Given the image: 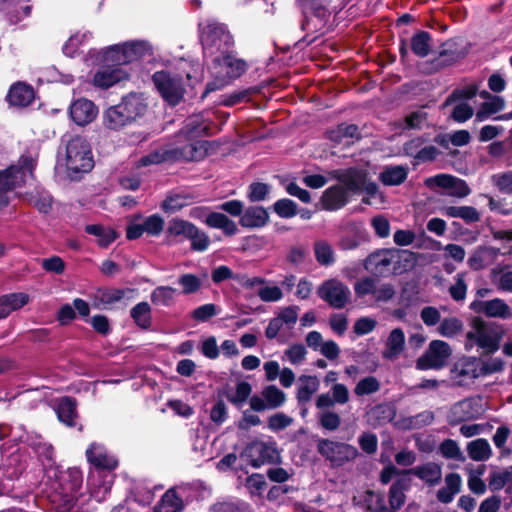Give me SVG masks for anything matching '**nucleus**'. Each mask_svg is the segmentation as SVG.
<instances>
[{
    "mask_svg": "<svg viewBox=\"0 0 512 512\" xmlns=\"http://www.w3.org/2000/svg\"><path fill=\"white\" fill-rule=\"evenodd\" d=\"M26 199L42 213H47L51 208V197L46 192L37 193V195L27 194Z\"/></svg>",
    "mask_w": 512,
    "mask_h": 512,
    "instance_id": "nucleus-63",
    "label": "nucleus"
},
{
    "mask_svg": "<svg viewBox=\"0 0 512 512\" xmlns=\"http://www.w3.org/2000/svg\"><path fill=\"white\" fill-rule=\"evenodd\" d=\"M505 107V101L500 96H489V100L482 103L480 109L475 114V122H483L492 115L502 111Z\"/></svg>",
    "mask_w": 512,
    "mask_h": 512,
    "instance_id": "nucleus-40",
    "label": "nucleus"
},
{
    "mask_svg": "<svg viewBox=\"0 0 512 512\" xmlns=\"http://www.w3.org/2000/svg\"><path fill=\"white\" fill-rule=\"evenodd\" d=\"M466 451L473 461L484 462L491 458L492 448L487 439L478 438L467 443Z\"/></svg>",
    "mask_w": 512,
    "mask_h": 512,
    "instance_id": "nucleus-32",
    "label": "nucleus"
},
{
    "mask_svg": "<svg viewBox=\"0 0 512 512\" xmlns=\"http://www.w3.org/2000/svg\"><path fill=\"white\" fill-rule=\"evenodd\" d=\"M30 297L27 293L16 292L0 296V320L7 318L12 312L28 304Z\"/></svg>",
    "mask_w": 512,
    "mask_h": 512,
    "instance_id": "nucleus-25",
    "label": "nucleus"
},
{
    "mask_svg": "<svg viewBox=\"0 0 512 512\" xmlns=\"http://www.w3.org/2000/svg\"><path fill=\"white\" fill-rule=\"evenodd\" d=\"M136 292L134 288H108L100 292L99 300L104 305H112L122 300H132Z\"/></svg>",
    "mask_w": 512,
    "mask_h": 512,
    "instance_id": "nucleus-36",
    "label": "nucleus"
},
{
    "mask_svg": "<svg viewBox=\"0 0 512 512\" xmlns=\"http://www.w3.org/2000/svg\"><path fill=\"white\" fill-rule=\"evenodd\" d=\"M470 308L475 312L482 313L489 318L510 319L512 310L510 306L500 298L487 301H473Z\"/></svg>",
    "mask_w": 512,
    "mask_h": 512,
    "instance_id": "nucleus-17",
    "label": "nucleus"
},
{
    "mask_svg": "<svg viewBox=\"0 0 512 512\" xmlns=\"http://www.w3.org/2000/svg\"><path fill=\"white\" fill-rule=\"evenodd\" d=\"M176 289L170 286H159L151 293V301L155 305L169 306L173 303Z\"/></svg>",
    "mask_w": 512,
    "mask_h": 512,
    "instance_id": "nucleus-52",
    "label": "nucleus"
},
{
    "mask_svg": "<svg viewBox=\"0 0 512 512\" xmlns=\"http://www.w3.org/2000/svg\"><path fill=\"white\" fill-rule=\"evenodd\" d=\"M406 473L416 476L429 487L438 485L442 479V467L435 462H427L422 465L415 466L407 470Z\"/></svg>",
    "mask_w": 512,
    "mask_h": 512,
    "instance_id": "nucleus-23",
    "label": "nucleus"
},
{
    "mask_svg": "<svg viewBox=\"0 0 512 512\" xmlns=\"http://www.w3.org/2000/svg\"><path fill=\"white\" fill-rule=\"evenodd\" d=\"M247 450L253 458L252 464L254 467H259L264 463L275 462L279 457L276 444L272 441H255L248 446Z\"/></svg>",
    "mask_w": 512,
    "mask_h": 512,
    "instance_id": "nucleus-18",
    "label": "nucleus"
},
{
    "mask_svg": "<svg viewBox=\"0 0 512 512\" xmlns=\"http://www.w3.org/2000/svg\"><path fill=\"white\" fill-rule=\"evenodd\" d=\"M363 502L370 512H381L385 507V499L381 493L366 491L363 496Z\"/></svg>",
    "mask_w": 512,
    "mask_h": 512,
    "instance_id": "nucleus-59",
    "label": "nucleus"
},
{
    "mask_svg": "<svg viewBox=\"0 0 512 512\" xmlns=\"http://www.w3.org/2000/svg\"><path fill=\"white\" fill-rule=\"evenodd\" d=\"M153 82L163 99L170 105H177L183 99L185 84L183 77L178 73L158 71L153 75Z\"/></svg>",
    "mask_w": 512,
    "mask_h": 512,
    "instance_id": "nucleus-11",
    "label": "nucleus"
},
{
    "mask_svg": "<svg viewBox=\"0 0 512 512\" xmlns=\"http://www.w3.org/2000/svg\"><path fill=\"white\" fill-rule=\"evenodd\" d=\"M380 389V382L374 376H367L361 379L354 388L357 396H364L376 393Z\"/></svg>",
    "mask_w": 512,
    "mask_h": 512,
    "instance_id": "nucleus-54",
    "label": "nucleus"
},
{
    "mask_svg": "<svg viewBox=\"0 0 512 512\" xmlns=\"http://www.w3.org/2000/svg\"><path fill=\"white\" fill-rule=\"evenodd\" d=\"M130 123H132V121L121 109L119 104L108 108L104 113V124L109 129L118 130Z\"/></svg>",
    "mask_w": 512,
    "mask_h": 512,
    "instance_id": "nucleus-37",
    "label": "nucleus"
},
{
    "mask_svg": "<svg viewBox=\"0 0 512 512\" xmlns=\"http://www.w3.org/2000/svg\"><path fill=\"white\" fill-rule=\"evenodd\" d=\"M439 450L443 457L447 459H454L458 461H464L465 457L463 456L461 449L458 443L452 439L444 440L439 447Z\"/></svg>",
    "mask_w": 512,
    "mask_h": 512,
    "instance_id": "nucleus-57",
    "label": "nucleus"
},
{
    "mask_svg": "<svg viewBox=\"0 0 512 512\" xmlns=\"http://www.w3.org/2000/svg\"><path fill=\"white\" fill-rule=\"evenodd\" d=\"M407 250L383 249L370 254L364 260V268L375 276L385 277L391 274H401L399 264L409 262Z\"/></svg>",
    "mask_w": 512,
    "mask_h": 512,
    "instance_id": "nucleus-6",
    "label": "nucleus"
},
{
    "mask_svg": "<svg viewBox=\"0 0 512 512\" xmlns=\"http://www.w3.org/2000/svg\"><path fill=\"white\" fill-rule=\"evenodd\" d=\"M303 15H313L314 17H329L328 9L330 0H299Z\"/></svg>",
    "mask_w": 512,
    "mask_h": 512,
    "instance_id": "nucleus-45",
    "label": "nucleus"
},
{
    "mask_svg": "<svg viewBox=\"0 0 512 512\" xmlns=\"http://www.w3.org/2000/svg\"><path fill=\"white\" fill-rule=\"evenodd\" d=\"M329 177L337 180L352 195L362 192L367 172L361 168L351 167L333 170L329 172Z\"/></svg>",
    "mask_w": 512,
    "mask_h": 512,
    "instance_id": "nucleus-16",
    "label": "nucleus"
},
{
    "mask_svg": "<svg viewBox=\"0 0 512 512\" xmlns=\"http://www.w3.org/2000/svg\"><path fill=\"white\" fill-rule=\"evenodd\" d=\"M467 272H459L453 277V283L450 285L448 292L450 297L457 303H463L466 299L468 284Z\"/></svg>",
    "mask_w": 512,
    "mask_h": 512,
    "instance_id": "nucleus-43",
    "label": "nucleus"
},
{
    "mask_svg": "<svg viewBox=\"0 0 512 512\" xmlns=\"http://www.w3.org/2000/svg\"><path fill=\"white\" fill-rule=\"evenodd\" d=\"M7 98L14 106H27L34 99V91L25 83H16L10 88Z\"/></svg>",
    "mask_w": 512,
    "mask_h": 512,
    "instance_id": "nucleus-31",
    "label": "nucleus"
},
{
    "mask_svg": "<svg viewBox=\"0 0 512 512\" xmlns=\"http://www.w3.org/2000/svg\"><path fill=\"white\" fill-rule=\"evenodd\" d=\"M462 479L458 473H449L445 476V486L437 491L436 498L443 504L451 503L460 491Z\"/></svg>",
    "mask_w": 512,
    "mask_h": 512,
    "instance_id": "nucleus-28",
    "label": "nucleus"
},
{
    "mask_svg": "<svg viewBox=\"0 0 512 512\" xmlns=\"http://www.w3.org/2000/svg\"><path fill=\"white\" fill-rule=\"evenodd\" d=\"M35 165L36 161L32 156L22 155L17 164L0 170V208L9 202L7 192L26 183L29 177L33 178Z\"/></svg>",
    "mask_w": 512,
    "mask_h": 512,
    "instance_id": "nucleus-5",
    "label": "nucleus"
},
{
    "mask_svg": "<svg viewBox=\"0 0 512 512\" xmlns=\"http://www.w3.org/2000/svg\"><path fill=\"white\" fill-rule=\"evenodd\" d=\"M269 409H276L286 401V394L275 385H269L262 390Z\"/></svg>",
    "mask_w": 512,
    "mask_h": 512,
    "instance_id": "nucleus-51",
    "label": "nucleus"
},
{
    "mask_svg": "<svg viewBox=\"0 0 512 512\" xmlns=\"http://www.w3.org/2000/svg\"><path fill=\"white\" fill-rule=\"evenodd\" d=\"M452 355L450 345L442 340H433L425 353L418 358L416 367L420 370L441 369L447 365Z\"/></svg>",
    "mask_w": 512,
    "mask_h": 512,
    "instance_id": "nucleus-13",
    "label": "nucleus"
},
{
    "mask_svg": "<svg viewBox=\"0 0 512 512\" xmlns=\"http://www.w3.org/2000/svg\"><path fill=\"white\" fill-rule=\"evenodd\" d=\"M463 330V322L457 317L444 318L439 326L438 332L446 338H453Z\"/></svg>",
    "mask_w": 512,
    "mask_h": 512,
    "instance_id": "nucleus-50",
    "label": "nucleus"
},
{
    "mask_svg": "<svg viewBox=\"0 0 512 512\" xmlns=\"http://www.w3.org/2000/svg\"><path fill=\"white\" fill-rule=\"evenodd\" d=\"M408 171L407 165L385 166L379 175V180L388 186L400 185L407 179Z\"/></svg>",
    "mask_w": 512,
    "mask_h": 512,
    "instance_id": "nucleus-30",
    "label": "nucleus"
},
{
    "mask_svg": "<svg viewBox=\"0 0 512 512\" xmlns=\"http://www.w3.org/2000/svg\"><path fill=\"white\" fill-rule=\"evenodd\" d=\"M316 449L332 467L343 466L358 456V450L353 445L326 438L317 440Z\"/></svg>",
    "mask_w": 512,
    "mask_h": 512,
    "instance_id": "nucleus-10",
    "label": "nucleus"
},
{
    "mask_svg": "<svg viewBox=\"0 0 512 512\" xmlns=\"http://www.w3.org/2000/svg\"><path fill=\"white\" fill-rule=\"evenodd\" d=\"M151 50L146 41L135 40L124 44L110 46L102 53V66L93 77L96 87L107 89L118 82L126 80L128 73L122 65L142 57Z\"/></svg>",
    "mask_w": 512,
    "mask_h": 512,
    "instance_id": "nucleus-1",
    "label": "nucleus"
},
{
    "mask_svg": "<svg viewBox=\"0 0 512 512\" xmlns=\"http://www.w3.org/2000/svg\"><path fill=\"white\" fill-rule=\"evenodd\" d=\"M273 209L281 218H292L297 214V204L288 198L276 201Z\"/></svg>",
    "mask_w": 512,
    "mask_h": 512,
    "instance_id": "nucleus-58",
    "label": "nucleus"
},
{
    "mask_svg": "<svg viewBox=\"0 0 512 512\" xmlns=\"http://www.w3.org/2000/svg\"><path fill=\"white\" fill-rule=\"evenodd\" d=\"M85 231L97 237V242L102 247H107L116 239V233L113 229L100 224L87 225Z\"/></svg>",
    "mask_w": 512,
    "mask_h": 512,
    "instance_id": "nucleus-47",
    "label": "nucleus"
},
{
    "mask_svg": "<svg viewBox=\"0 0 512 512\" xmlns=\"http://www.w3.org/2000/svg\"><path fill=\"white\" fill-rule=\"evenodd\" d=\"M178 283L182 286V292L184 294L195 293L200 289L202 285L200 278L190 273L181 275L178 279Z\"/></svg>",
    "mask_w": 512,
    "mask_h": 512,
    "instance_id": "nucleus-62",
    "label": "nucleus"
},
{
    "mask_svg": "<svg viewBox=\"0 0 512 512\" xmlns=\"http://www.w3.org/2000/svg\"><path fill=\"white\" fill-rule=\"evenodd\" d=\"M98 110L94 103L88 99H78L70 106L71 119L80 126L91 123L97 116Z\"/></svg>",
    "mask_w": 512,
    "mask_h": 512,
    "instance_id": "nucleus-21",
    "label": "nucleus"
},
{
    "mask_svg": "<svg viewBox=\"0 0 512 512\" xmlns=\"http://www.w3.org/2000/svg\"><path fill=\"white\" fill-rule=\"evenodd\" d=\"M351 194L341 184H336L326 189L321 201L324 209L335 211L344 207L350 199Z\"/></svg>",
    "mask_w": 512,
    "mask_h": 512,
    "instance_id": "nucleus-22",
    "label": "nucleus"
},
{
    "mask_svg": "<svg viewBox=\"0 0 512 512\" xmlns=\"http://www.w3.org/2000/svg\"><path fill=\"white\" fill-rule=\"evenodd\" d=\"M112 475L104 471L92 472L88 478L90 496L102 502L111 490Z\"/></svg>",
    "mask_w": 512,
    "mask_h": 512,
    "instance_id": "nucleus-20",
    "label": "nucleus"
},
{
    "mask_svg": "<svg viewBox=\"0 0 512 512\" xmlns=\"http://www.w3.org/2000/svg\"><path fill=\"white\" fill-rule=\"evenodd\" d=\"M183 506L182 498L174 488H171L161 497V500L154 508V512H181Z\"/></svg>",
    "mask_w": 512,
    "mask_h": 512,
    "instance_id": "nucleus-39",
    "label": "nucleus"
},
{
    "mask_svg": "<svg viewBox=\"0 0 512 512\" xmlns=\"http://www.w3.org/2000/svg\"><path fill=\"white\" fill-rule=\"evenodd\" d=\"M328 138L336 144H348L359 137L358 127L354 124L342 123L327 132Z\"/></svg>",
    "mask_w": 512,
    "mask_h": 512,
    "instance_id": "nucleus-34",
    "label": "nucleus"
},
{
    "mask_svg": "<svg viewBox=\"0 0 512 512\" xmlns=\"http://www.w3.org/2000/svg\"><path fill=\"white\" fill-rule=\"evenodd\" d=\"M425 185L433 189L439 187L447 190L448 196L456 198H465L471 193V189L463 179L457 178L449 174H438L425 180Z\"/></svg>",
    "mask_w": 512,
    "mask_h": 512,
    "instance_id": "nucleus-15",
    "label": "nucleus"
},
{
    "mask_svg": "<svg viewBox=\"0 0 512 512\" xmlns=\"http://www.w3.org/2000/svg\"><path fill=\"white\" fill-rule=\"evenodd\" d=\"M314 255L321 266H331L335 263V252L332 245L326 240H317L314 243Z\"/></svg>",
    "mask_w": 512,
    "mask_h": 512,
    "instance_id": "nucleus-46",
    "label": "nucleus"
},
{
    "mask_svg": "<svg viewBox=\"0 0 512 512\" xmlns=\"http://www.w3.org/2000/svg\"><path fill=\"white\" fill-rule=\"evenodd\" d=\"M210 126L203 115H193L187 119L185 126L178 134V143L185 142L177 146L173 151L176 158L186 161H198L206 155L207 142L198 140L200 136H209Z\"/></svg>",
    "mask_w": 512,
    "mask_h": 512,
    "instance_id": "nucleus-2",
    "label": "nucleus"
},
{
    "mask_svg": "<svg viewBox=\"0 0 512 512\" xmlns=\"http://www.w3.org/2000/svg\"><path fill=\"white\" fill-rule=\"evenodd\" d=\"M252 387L248 382H239L235 393L227 395V399L237 407H241L249 398Z\"/></svg>",
    "mask_w": 512,
    "mask_h": 512,
    "instance_id": "nucleus-55",
    "label": "nucleus"
},
{
    "mask_svg": "<svg viewBox=\"0 0 512 512\" xmlns=\"http://www.w3.org/2000/svg\"><path fill=\"white\" fill-rule=\"evenodd\" d=\"M131 317L135 323L144 329L151 325V307L147 302H140L131 309Z\"/></svg>",
    "mask_w": 512,
    "mask_h": 512,
    "instance_id": "nucleus-49",
    "label": "nucleus"
},
{
    "mask_svg": "<svg viewBox=\"0 0 512 512\" xmlns=\"http://www.w3.org/2000/svg\"><path fill=\"white\" fill-rule=\"evenodd\" d=\"M269 214L261 206H251L243 211L239 223L245 228H260L267 224Z\"/></svg>",
    "mask_w": 512,
    "mask_h": 512,
    "instance_id": "nucleus-27",
    "label": "nucleus"
},
{
    "mask_svg": "<svg viewBox=\"0 0 512 512\" xmlns=\"http://www.w3.org/2000/svg\"><path fill=\"white\" fill-rule=\"evenodd\" d=\"M320 382L316 376L301 375L298 378L296 398L302 405L308 403L312 396L319 390Z\"/></svg>",
    "mask_w": 512,
    "mask_h": 512,
    "instance_id": "nucleus-29",
    "label": "nucleus"
},
{
    "mask_svg": "<svg viewBox=\"0 0 512 512\" xmlns=\"http://www.w3.org/2000/svg\"><path fill=\"white\" fill-rule=\"evenodd\" d=\"M52 484V493L49 495L51 502L59 507L67 508L77 500L78 493L83 483V474L77 468H69L55 475Z\"/></svg>",
    "mask_w": 512,
    "mask_h": 512,
    "instance_id": "nucleus-4",
    "label": "nucleus"
},
{
    "mask_svg": "<svg viewBox=\"0 0 512 512\" xmlns=\"http://www.w3.org/2000/svg\"><path fill=\"white\" fill-rule=\"evenodd\" d=\"M195 231V225L182 219H173L169 222L167 233L173 236H184L189 238Z\"/></svg>",
    "mask_w": 512,
    "mask_h": 512,
    "instance_id": "nucleus-53",
    "label": "nucleus"
},
{
    "mask_svg": "<svg viewBox=\"0 0 512 512\" xmlns=\"http://www.w3.org/2000/svg\"><path fill=\"white\" fill-rule=\"evenodd\" d=\"M411 50L413 53L424 58L428 56L431 50V36L426 31H419L411 38Z\"/></svg>",
    "mask_w": 512,
    "mask_h": 512,
    "instance_id": "nucleus-48",
    "label": "nucleus"
},
{
    "mask_svg": "<svg viewBox=\"0 0 512 512\" xmlns=\"http://www.w3.org/2000/svg\"><path fill=\"white\" fill-rule=\"evenodd\" d=\"M65 165L72 178L74 174L87 173L93 168L91 147L85 138L75 136L67 142Z\"/></svg>",
    "mask_w": 512,
    "mask_h": 512,
    "instance_id": "nucleus-8",
    "label": "nucleus"
},
{
    "mask_svg": "<svg viewBox=\"0 0 512 512\" xmlns=\"http://www.w3.org/2000/svg\"><path fill=\"white\" fill-rule=\"evenodd\" d=\"M76 401L69 397L62 398L57 406V416L67 426H74L77 418Z\"/></svg>",
    "mask_w": 512,
    "mask_h": 512,
    "instance_id": "nucleus-41",
    "label": "nucleus"
},
{
    "mask_svg": "<svg viewBox=\"0 0 512 512\" xmlns=\"http://www.w3.org/2000/svg\"><path fill=\"white\" fill-rule=\"evenodd\" d=\"M451 412L459 421L479 418L483 413L481 400L476 398L464 399L453 405Z\"/></svg>",
    "mask_w": 512,
    "mask_h": 512,
    "instance_id": "nucleus-24",
    "label": "nucleus"
},
{
    "mask_svg": "<svg viewBox=\"0 0 512 512\" xmlns=\"http://www.w3.org/2000/svg\"><path fill=\"white\" fill-rule=\"evenodd\" d=\"M201 41L207 59L221 56L233 47V38L226 26L214 20L202 27Z\"/></svg>",
    "mask_w": 512,
    "mask_h": 512,
    "instance_id": "nucleus-7",
    "label": "nucleus"
},
{
    "mask_svg": "<svg viewBox=\"0 0 512 512\" xmlns=\"http://www.w3.org/2000/svg\"><path fill=\"white\" fill-rule=\"evenodd\" d=\"M318 421L322 428L329 431L337 430L341 424L340 416L337 413L330 410L321 412L318 415Z\"/></svg>",
    "mask_w": 512,
    "mask_h": 512,
    "instance_id": "nucleus-61",
    "label": "nucleus"
},
{
    "mask_svg": "<svg viewBox=\"0 0 512 512\" xmlns=\"http://www.w3.org/2000/svg\"><path fill=\"white\" fill-rule=\"evenodd\" d=\"M318 296L335 309L344 308L350 301L349 287L336 278L325 280L317 288Z\"/></svg>",
    "mask_w": 512,
    "mask_h": 512,
    "instance_id": "nucleus-14",
    "label": "nucleus"
},
{
    "mask_svg": "<svg viewBox=\"0 0 512 512\" xmlns=\"http://www.w3.org/2000/svg\"><path fill=\"white\" fill-rule=\"evenodd\" d=\"M205 223L212 228L223 230L226 235L232 236L237 233V225L225 214L219 212H207Z\"/></svg>",
    "mask_w": 512,
    "mask_h": 512,
    "instance_id": "nucleus-38",
    "label": "nucleus"
},
{
    "mask_svg": "<svg viewBox=\"0 0 512 512\" xmlns=\"http://www.w3.org/2000/svg\"><path fill=\"white\" fill-rule=\"evenodd\" d=\"M512 483V467L510 470L494 472L490 476L489 487L491 490H501L504 486Z\"/></svg>",
    "mask_w": 512,
    "mask_h": 512,
    "instance_id": "nucleus-60",
    "label": "nucleus"
},
{
    "mask_svg": "<svg viewBox=\"0 0 512 512\" xmlns=\"http://www.w3.org/2000/svg\"><path fill=\"white\" fill-rule=\"evenodd\" d=\"M194 198L186 193L170 194L163 201L161 207L166 213H175L193 203Z\"/></svg>",
    "mask_w": 512,
    "mask_h": 512,
    "instance_id": "nucleus-44",
    "label": "nucleus"
},
{
    "mask_svg": "<svg viewBox=\"0 0 512 512\" xmlns=\"http://www.w3.org/2000/svg\"><path fill=\"white\" fill-rule=\"evenodd\" d=\"M28 443L30 447L34 450V452L38 455L41 461L44 463L47 461L48 463L52 462L54 459V448L53 446L46 442L42 436L40 435H32L28 438Z\"/></svg>",
    "mask_w": 512,
    "mask_h": 512,
    "instance_id": "nucleus-42",
    "label": "nucleus"
},
{
    "mask_svg": "<svg viewBox=\"0 0 512 512\" xmlns=\"http://www.w3.org/2000/svg\"><path fill=\"white\" fill-rule=\"evenodd\" d=\"M479 358L464 356L450 369V380L455 387L470 388L480 378Z\"/></svg>",
    "mask_w": 512,
    "mask_h": 512,
    "instance_id": "nucleus-12",
    "label": "nucleus"
},
{
    "mask_svg": "<svg viewBox=\"0 0 512 512\" xmlns=\"http://www.w3.org/2000/svg\"><path fill=\"white\" fill-rule=\"evenodd\" d=\"M405 346V335L402 329H393L386 341V349L383 352V356L386 359L397 358L403 351Z\"/></svg>",
    "mask_w": 512,
    "mask_h": 512,
    "instance_id": "nucleus-35",
    "label": "nucleus"
},
{
    "mask_svg": "<svg viewBox=\"0 0 512 512\" xmlns=\"http://www.w3.org/2000/svg\"><path fill=\"white\" fill-rule=\"evenodd\" d=\"M441 212L450 218H460L467 224L480 220V213L472 206H446L441 209Z\"/></svg>",
    "mask_w": 512,
    "mask_h": 512,
    "instance_id": "nucleus-33",
    "label": "nucleus"
},
{
    "mask_svg": "<svg viewBox=\"0 0 512 512\" xmlns=\"http://www.w3.org/2000/svg\"><path fill=\"white\" fill-rule=\"evenodd\" d=\"M210 60V71L215 79L207 84L205 93L221 89L231 79L240 77L246 71L245 61L236 58L232 49Z\"/></svg>",
    "mask_w": 512,
    "mask_h": 512,
    "instance_id": "nucleus-3",
    "label": "nucleus"
},
{
    "mask_svg": "<svg viewBox=\"0 0 512 512\" xmlns=\"http://www.w3.org/2000/svg\"><path fill=\"white\" fill-rule=\"evenodd\" d=\"M464 346L467 351L476 347L482 354H491L499 349V337L494 329L477 319L466 333Z\"/></svg>",
    "mask_w": 512,
    "mask_h": 512,
    "instance_id": "nucleus-9",
    "label": "nucleus"
},
{
    "mask_svg": "<svg viewBox=\"0 0 512 512\" xmlns=\"http://www.w3.org/2000/svg\"><path fill=\"white\" fill-rule=\"evenodd\" d=\"M86 456L88 461L97 468L96 471H111L118 464L117 459L100 444H91L86 451Z\"/></svg>",
    "mask_w": 512,
    "mask_h": 512,
    "instance_id": "nucleus-19",
    "label": "nucleus"
},
{
    "mask_svg": "<svg viewBox=\"0 0 512 512\" xmlns=\"http://www.w3.org/2000/svg\"><path fill=\"white\" fill-rule=\"evenodd\" d=\"M269 193V185L261 182H254L249 185L248 198L251 202H260L264 201Z\"/></svg>",
    "mask_w": 512,
    "mask_h": 512,
    "instance_id": "nucleus-64",
    "label": "nucleus"
},
{
    "mask_svg": "<svg viewBox=\"0 0 512 512\" xmlns=\"http://www.w3.org/2000/svg\"><path fill=\"white\" fill-rule=\"evenodd\" d=\"M307 350L302 344H294L284 351L283 359L292 365H300L304 362Z\"/></svg>",
    "mask_w": 512,
    "mask_h": 512,
    "instance_id": "nucleus-56",
    "label": "nucleus"
},
{
    "mask_svg": "<svg viewBox=\"0 0 512 512\" xmlns=\"http://www.w3.org/2000/svg\"><path fill=\"white\" fill-rule=\"evenodd\" d=\"M119 105L132 122L142 117L147 110V104L142 95L136 93H131L123 97Z\"/></svg>",
    "mask_w": 512,
    "mask_h": 512,
    "instance_id": "nucleus-26",
    "label": "nucleus"
}]
</instances>
